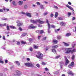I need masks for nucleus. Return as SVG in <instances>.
Returning <instances> with one entry per match:
<instances>
[{
    "instance_id": "338daca9",
    "label": "nucleus",
    "mask_w": 76,
    "mask_h": 76,
    "mask_svg": "<svg viewBox=\"0 0 76 76\" xmlns=\"http://www.w3.org/2000/svg\"><path fill=\"white\" fill-rule=\"evenodd\" d=\"M60 56H57L55 58H59V57H60Z\"/></svg>"
},
{
    "instance_id": "e2e57ef3",
    "label": "nucleus",
    "mask_w": 76,
    "mask_h": 76,
    "mask_svg": "<svg viewBox=\"0 0 76 76\" xmlns=\"http://www.w3.org/2000/svg\"><path fill=\"white\" fill-rule=\"evenodd\" d=\"M5 63H7L8 62V61L7 60H5Z\"/></svg>"
},
{
    "instance_id": "49530a36",
    "label": "nucleus",
    "mask_w": 76,
    "mask_h": 76,
    "mask_svg": "<svg viewBox=\"0 0 76 76\" xmlns=\"http://www.w3.org/2000/svg\"><path fill=\"white\" fill-rule=\"evenodd\" d=\"M42 65H45L46 64V63H45V62H42Z\"/></svg>"
},
{
    "instance_id": "c85d7f7f",
    "label": "nucleus",
    "mask_w": 76,
    "mask_h": 76,
    "mask_svg": "<svg viewBox=\"0 0 76 76\" xmlns=\"http://www.w3.org/2000/svg\"><path fill=\"white\" fill-rule=\"evenodd\" d=\"M71 53H73L74 52H76V50L75 49H73L72 50H70Z\"/></svg>"
},
{
    "instance_id": "5701e85b",
    "label": "nucleus",
    "mask_w": 76,
    "mask_h": 76,
    "mask_svg": "<svg viewBox=\"0 0 76 76\" xmlns=\"http://www.w3.org/2000/svg\"><path fill=\"white\" fill-rule=\"evenodd\" d=\"M33 47L34 48V49H38V46H36L35 45H34L33 46Z\"/></svg>"
},
{
    "instance_id": "a211bd4d",
    "label": "nucleus",
    "mask_w": 76,
    "mask_h": 76,
    "mask_svg": "<svg viewBox=\"0 0 76 76\" xmlns=\"http://www.w3.org/2000/svg\"><path fill=\"white\" fill-rule=\"evenodd\" d=\"M49 25L50 26V28H55V26L53 25H50V24L49 23Z\"/></svg>"
},
{
    "instance_id": "f704fd0d",
    "label": "nucleus",
    "mask_w": 76,
    "mask_h": 76,
    "mask_svg": "<svg viewBox=\"0 0 76 76\" xmlns=\"http://www.w3.org/2000/svg\"><path fill=\"white\" fill-rule=\"evenodd\" d=\"M71 58L72 59V60L73 61V60H74V59H75V55H73Z\"/></svg>"
},
{
    "instance_id": "412c9836",
    "label": "nucleus",
    "mask_w": 76,
    "mask_h": 76,
    "mask_svg": "<svg viewBox=\"0 0 76 76\" xmlns=\"http://www.w3.org/2000/svg\"><path fill=\"white\" fill-rule=\"evenodd\" d=\"M52 52H53V53H54V54H57V53H56V50L52 49Z\"/></svg>"
},
{
    "instance_id": "f03ea898",
    "label": "nucleus",
    "mask_w": 76,
    "mask_h": 76,
    "mask_svg": "<svg viewBox=\"0 0 76 76\" xmlns=\"http://www.w3.org/2000/svg\"><path fill=\"white\" fill-rule=\"evenodd\" d=\"M25 66L29 67H34V64L32 63H27L25 64Z\"/></svg>"
},
{
    "instance_id": "de8ad7c7",
    "label": "nucleus",
    "mask_w": 76,
    "mask_h": 76,
    "mask_svg": "<svg viewBox=\"0 0 76 76\" xmlns=\"http://www.w3.org/2000/svg\"><path fill=\"white\" fill-rule=\"evenodd\" d=\"M58 19L59 20H63V18L61 17H59Z\"/></svg>"
},
{
    "instance_id": "4d7b16f0",
    "label": "nucleus",
    "mask_w": 76,
    "mask_h": 76,
    "mask_svg": "<svg viewBox=\"0 0 76 76\" xmlns=\"http://www.w3.org/2000/svg\"><path fill=\"white\" fill-rule=\"evenodd\" d=\"M48 14V12H45L43 14V15L44 16H45V15H47Z\"/></svg>"
},
{
    "instance_id": "473e14b6",
    "label": "nucleus",
    "mask_w": 76,
    "mask_h": 76,
    "mask_svg": "<svg viewBox=\"0 0 76 76\" xmlns=\"http://www.w3.org/2000/svg\"><path fill=\"white\" fill-rule=\"evenodd\" d=\"M28 41L29 42H32L34 41V40L30 38L29 39Z\"/></svg>"
},
{
    "instance_id": "4be33fe9",
    "label": "nucleus",
    "mask_w": 76,
    "mask_h": 76,
    "mask_svg": "<svg viewBox=\"0 0 76 76\" xmlns=\"http://www.w3.org/2000/svg\"><path fill=\"white\" fill-rule=\"evenodd\" d=\"M40 32V34H43V33H44V31L42 30L41 31L39 30L37 31V32Z\"/></svg>"
},
{
    "instance_id": "6e6552de",
    "label": "nucleus",
    "mask_w": 76,
    "mask_h": 76,
    "mask_svg": "<svg viewBox=\"0 0 76 76\" xmlns=\"http://www.w3.org/2000/svg\"><path fill=\"white\" fill-rule=\"evenodd\" d=\"M65 58L66 59V63H65V65H67V64H68L69 63V61L68 60L67 58H66V56H64Z\"/></svg>"
},
{
    "instance_id": "13d9d810",
    "label": "nucleus",
    "mask_w": 76,
    "mask_h": 76,
    "mask_svg": "<svg viewBox=\"0 0 76 76\" xmlns=\"http://www.w3.org/2000/svg\"><path fill=\"white\" fill-rule=\"evenodd\" d=\"M71 15H72V13H70V12H68V16H70Z\"/></svg>"
},
{
    "instance_id": "680f3d73",
    "label": "nucleus",
    "mask_w": 76,
    "mask_h": 76,
    "mask_svg": "<svg viewBox=\"0 0 76 76\" xmlns=\"http://www.w3.org/2000/svg\"><path fill=\"white\" fill-rule=\"evenodd\" d=\"M38 27H42V25H38Z\"/></svg>"
},
{
    "instance_id": "a19ab883",
    "label": "nucleus",
    "mask_w": 76,
    "mask_h": 76,
    "mask_svg": "<svg viewBox=\"0 0 76 76\" xmlns=\"http://www.w3.org/2000/svg\"><path fill=\"white\" fill-rule=\"evenodd\" d=\"M71 65L73 66L74 65V62H73V61L71 62Z\"/></svg>"
},
{
    "instance_id": "72a5a7b5",
    "label": "nucleus",
    "mask_w": 76,
    "mask_h": 76,
    "mask_svg": "<svg viewBox=\"0 0 76 76\" xmlns=\"http://www.w3.org/2000/svg\"><path fill=\"white\" fill-rule=\"evenodd\" d=\"M6 23H4V24H0V26H6Z\"/></svg>"
},
{
    "instance_id": "ea45409f",
    "label": "nucleus",
    "mask_w": 76,
    "mask_h": 76,
    "mask_svg": "<svg viewBox=\"0 0 76 76\" xmlns=\"http://www.w3.org/2000/svg\"><path fill=\"white\" fill-rule=\"evenodd\" d=\"M49 46H47L46 47V48H45V50H46V51H47L48 50V49H49Z\"/></svg>"
},
{
    "instance_id": "20e7f679",
    "label": "nucleus",
    "mask_w": 76,
    "mask_h": 76,
    "mask_svg": "<svg viewBox=\"0 0 76 76\" xmlns=\"http://www.w3.org/2000/svg\"><path fill=\"white\" fill-rule=\"evenodd\" d=\"M46 22L48 23V33L50 34V25H49V23H48V21L47 19H46Z\"/></svg>"
},
{
    "instance_id": "aec40b11",
    "label": "nucleus",
    "mask_w": 76,
    "mask_h": 76,
    "mask_svg": "<svg viewBox=\"0 0 76 76\" xmlns=\"http://www.w3.org/2000/svg\"><path fill=\"white\" fill-rule=\"evenodd\" d=\"M61 26H65V25H66V24H65L64 22H61Z\"/></svg>"
},
{
    "instance_id": "1a4fd4ad",
    "label": "nucleus",
    "mask_w": 76,
    "mask_h": 76,
    "mask_svg": "<svg viewBox=\"0 0 76 76\" xmlns=\"http://www.w3.org/2000/svg\"><path fill=\"white\" fill-rule=\"evenodd\" d=\"M16 73L18 75H22V72L19 71H16Z\"/></svg>"
},
{
    "instance_id": "f8f14e48",
    "label": "nucleus",
    "mask_w": 76,
    "mask_h": 76,
    "mask_svg": "<svg viewBox=\"0 0 76 76\" xmlns=\"http://www.w3.org/2000/svg\"><path fill=\"white\" fill-rule=\"evenodd\" d=\"M26 15L28 17H31V13H26Z\"/></svg>"
},
{
    "instance_id": "39448f33",
    "label": "nucleus",
    "mask_w": 76,
    "mask_h": 76,
    "mask_svg": "<svg viewBox=\"0 0 76 76\" xmlns=\"http://www.w3.org/2000/svg\"><path fill=\"white\" fill-rule=\"evenodd\" d=\"M37 28V26H34V25H33V24H31L28 27V28L29 29H31L32 28L34 29V28Z\"/></svg>"
},
{
    "instance_id": "5fc2aeb1",
    "label": "nucleus",
    "mask_w": 76,
    "mask_h": 76,
    "mask_svg": "<svg viewBox=\"0 0 76 76\" xmlns=\"http://www.w3.org/2000/svg\"><path fill=\"white\" fill-rule=\"evenodd\" d=\"M47 39V37H44L42 39V40H45Z\"/></svg>"
},
{
    "instance_id": "7c9ffc66",
    "label": "nucleus",
    "mask_w": 76,
    "mask_h": 76,
    "mask_svg": "<svg viewBox=\"0 0 76 76\" xmlns=\"http://www.w3.org/2000/svg\"><path fill=\"white\" fill-rule=\"evenodd\" d=\"M57 16H58V12H56L55 13V18H56L57 17Z\"/></svg>"
},
{
    "instance_id": "6e6d98bb",
    "label": "nucleus",
    "mask_w": 76,
    "mask_h": 76,
    "mask_svg": "<svg viewBox=\"0 0 76 76\" xmlns=\"http://www.w3.org/2000/svg\"><path fill=\"white\" fill-rule=\"evenodd\" d=\"M19 30H20V31H22V28H21V27H19Z\"/></svg>"
},
{
    "instance_id": "9d476101",
    "label": "nucleus",
    "mask_w": 76,
    "mask_h": 76,
    "mask_svg": "<svg viewBox=\"0 0 76 76\" xmlns=\"http://www.w3.org/2000/svg\"><path fill=\"white\" fill-rule=\"evenodd\" d=\"M37 22H39V23H40V24H42V23H44V22L41 21V20L39 19L37 20Z\"/></svg>"
},
{
    "instance_id": "58836bf2",
    "label": "nucleus",
    "mask_w": 76,
    "mask_h": 76,
    "mask_svg": "<svg viewBox=\"0 0 76 76\" xmlns=\"http://www.w3.org/2000/svg\"><path fill=\"white\" fill-rule=\"evenodd\" d=\"M36 66H37V67L39 68L40 67V65H39V64H37Z\"/></svg>"
},
{
    "instance_id": "ddd939ff",
    "label": "nucleus",
    "mask_w": 76,
    "mask_h": 76,
    "mask_svg": "<svg viewBox=\"0 0 76 76\" xmlns=\"http://www.w3.org/2000/svg\"><path fill=\"white\" fill-rule=\"evenodd\" d=\"M56 38L57 39H61V37L60 36H57L56 37Z\"/></svg>"
},
{
    "instance_id": "4c0bfd02",
    "label": "nucleus",
    "mask_w": 76,
    "mask_h": 76,
    "mask_svg": "<svg viewBox=\"0 0 76 76\" xmlns=\"http://www.w3.org/2000/svg\"><path fill=\"white\" fill-rule=\"evenodd\" d=\"M70 53H71V51H70V50L67 51L65 52V53L66 54H69Z\"/></svg>"
},
{
    "instance_id": "052dcab7",
    "label": "nucleus",
    "mask_w": 76,
    "mask_h": 76,
    "mask_svg": "<svg viewBox=\"0 0 76 76\" xmlns=\"http://www.w3.org/2000/svg\"><path fill=\"white\" fill-rule=\"evenodd\" d=\"M24 7L25 9H27V7H28L27 6V5H25Z\"/></svg>"
},
{
    "instance_id": "cd10ccee",
    "label": "nucleus",
    "mask_w": 76,
    "mask_h": 76,
    "mask_svg": "<svg viewBox=\"0 0 76 76\" xmlns=\"http://www.w3.org/2000/svg\"><path fill=\"white\" fill-rule=\"evenodd\" d=\"M64 63L63 62H61V63H60V66L61 68H62L63 66V64Z\"/></svg>"
},
{
    "instance_id": "8fccbe9b",
    "label": "nucleus",
    "mask_w": 76,
    "mask_h": 76,
    "mask_svg": "<svg viewBox=\"0 0 76 76\" xmlns=\"http://www.w3.org/2000/svg\"><path fill=\"white\" fill-rule=\"evenodd\" d=\"M26 43V42H24V41H21V43L23 44H25Z\"/></svg>"
},
{
    "instance_id": "864d4df0",
    "label": "nucleus",
    "mask_w": 76,
    "mask_h": 76,
    "mask_svg": "<svg viewBox=\"0 0 76 76\" xmlns=\"http://www.w3.org/2000/svg\"><path fill=\"white\" fill-rule=\"evenodd\" d=\"M2 39L4 40H6V38L5 37V36H3V37H2Z\"/></svg>"
},
{
    "instance_id": "603ef678",
    "label": "nucleus",
    "mask_w": 76,
    "mask_h": 76,
    "mask_svg": "<svg viewBox=\"0 0 76 76\" xmlns=\"http://www.w3.org/2000/svg\"><path fill=\"white\" fill-rule=\"evenodd\" d=\"M36 4H37V5H40L41 4L39 2H37L36 3Z\"/></svg>"
},
{
    "instance_id": "c9c22d12",
    "label": "nucleus",
    "mask_w": 76,
    "mask_h": 76,
    "mask_svg": "<svg viewBox=\"0 0 76 76\" xmlns=\"http://www.w3.org/2000/svg\"><path fill=\"white\" fill-rule=\"evenodd\" d=\"M27 34V33H23V34L22 35L21 37H24V36H26Z\"/></svg>"
},
{
    "instance_id": "c756f323",
    "label": "nucleus",
    "mask_w": 76,
    "mask_h": 76,
    "mask_svg": "<svg viewBox=\"0 0 76 76\" xmlns=\"http://www.w3.org/2000/svg\"><path fill=\"white\" fill-rule=\"evenodd\" d=\"M6 28L7 31H9V30H10V27H9V26L8 25L7 26Z\"/></svg>"
},
{
    "instance_id": "423d86ee",
    "label": "nucleus",
    "mask_w": 76,
    "mask_h": 76,
    "mask_svg": "<svg viewBox=\"0 0 76 76\" xmlns=\"http://www.w3.org/2000/svg\"><path fill=\"white\" fill-rule=\"evenodd\" d=\"M66 7L68 8V9H70V10H72V11H74V10H73V8H72L71 6L69 5L68 4H67L66 5Z\"/></svg>"
},
{
    "instance_id": "dca6fc26",
    "label": "nucleus",
    "mask_w": 76,
    "mask_h": 76,
    "mask_svg": "<svg viewBox=\"0 0 76 76\" xmlns=\"http://www.w3.org/2000/svg\"><path fill=\"white\" fill-rule=\"evenodd\" d=\"M58 42V41L56 39H54L53 41V43H54V44H57Z\"/></svg>"
},
{
    "instance_id": "c03bdc74",
    "label": "nucleus",
    "mask_w": 76,
    "mask_h": 76,
    "mask_svg": "<svg viewBox=\"0 0 76 76\" xmlns=\"http://www.w3.org/2000/svg\"><path fill=\"white\" fill-rule=\"evenodd\" d=\"M72 46L73 48L74 47V46L75 45V42H73V43L72 44Z\"/></svg>"
},
{
    "instance_id": "bf43d9fd",
    "label": "nucleus",
    "mask_w": 76,
    "mask_h": 76,
    "mask_svg": "<svg viewBox=\"0 0 76 76\" xmlns=\"http://www.w3.org/2000/svg\"><path fill=\"white\" fill-rule=\"evenodd\" d=\"M54 8H56V9H58V7H57V6H56L55 5H54Z\"/></svg>"
},
{
    "instance_id": "0e129e2a",
    "label": "nucleus",
    "mask_w": 76,
    "mask_h": 76,
    "mask_svg": "<svg viewBox=\"0 0 76 76\" xmlns=\"http://www.w3.org/2000/svg\"><path fill=\"white\" fill-rule=\"evenodd\" d=\"M19 75L17 73L14 74V76H18Z\"/></svg>"
},
{
    "instance_id": "7ed1b4c3",
    "label": "nucleus",
    "mask_w": 76,
    "mask_h": 76,
    "mask_svg": "<svg viewBox=\"0 0 76 76\" xmlns=\"http://www.w3.org/2000/svg\"><path fill=\"white\" fill-rule=\"evenodd\" d=\"M16 23H18L17 25L18 26H22V25H23V23H22V21H20L19 20H17V21L16 22Z\"/></svg>"
},
{
    "instance_id": "9b49d317",
    "label": "nucleus",
    "mask_w": 76,
    "mask_h": 76,
    "mask_svg": "<svg viewBox=\"0 0 76 76\" xmlns=\"http://www.w3.org/2000/svg\"><path fill=\"white\" fill-rule=\"evenodd\" d=\"M18 4L19 5H20V6H21L22 5V4H23V1H19L18 2Z\"/></svg>"
},
{
    "instance_id": "bb28decb",
    "label": "nucleus",
    "mask_w": 76,
    "mask_h": 76,
    "mask_svg": "<svg viewBox=\"0 0 76 76\" xmlns=\"http://www.w3.org/2000/svg\"><path fill=\"white\" fill-rule=\"evenodd\" d=\"M57 47H58V46L57 45H55L52 46L53 48H57Z\"/></svg>"
},
{
    "instance_id": "e433bc0d",
    "label": "nucleus",
    "mask_w": 76,
    "mask_h": 76,
    "mask_svg": "<svg viewBox=\"0 0 76 76\" xmlns=\"http://www.w3.org/2000/svg\"><path fill=\"white\" fill-rule=\"evenodd\" d=\"M68 67H69V68H70V69H71L72 68L73 66H72L70 64L68 66Z\"/></svg>"
},
{
    "instance_id": "4468645a",
    "label": "nucleus",
    "mask_w": 76,
    "mask_h": 76,
    "mask_svg": "<svg viewBox=\"0 0 76 76\" xmlns=\"http://www.w3.org/2000/svg\"><path fill=\"white\" fill-rule=\"evenodd\" d=\"M14 63L15 64H17L18 66H20V63L18 61H16Z\"/></svg>"
},
{
    "instance_id": "f3484780",
    "label": "nucleus",
    "mask_w": 76,
    "mask_h": 76,
    "mask_svg": "<svg viewBox=\"0 0 76 76\" xmlns=\"http://www.w3.org/2000/svg\"><path fill=\"white\" fill-rule=\"evenodd\" d=\"M63 44H64V45H65V46H66V47H67L68 46H69V44H67L66 43H65L64 42H63Z\"/></svg>"
},
{
    "instance_id": "0eeeda50",
    "label": "nucleus",
    "mask_w": 76,
    "mask_h": 76,
    "mask_svg": "<svg viewBox=\"0 0 76 76\" xmlns=\"http://www.w3.org/2000/svg\"><path fill=\"white\" fill-rule=\"evenodd\" d=\"M38 20H30L31 22H32V23H37L38 22V21H37Z\"/></svg>"
},
{
    "instance_id": "69168bd1",
    "label": "nucleus",
    "mask_w": 76,
    "mask_h": 76,
    "mask_svg": "<svg viewBox=\"0 0 76 76\" xmlns=\"http://www.w3.org/2000/svg\"><path fill=\"white\" fill-rule=\"evenodd\" d=\"M3 12V10L0 9V12Z\"/></svg>"
},
{
    "instance_id": "a878e982",
    "label": "nucleus",
    "mask_w": 76,
    "mask_h": 76,
    "mask_svg": "<svg viewBox=\"0 0 76 76\" xmlns=\"http://www.w3.org/2000/svg\"><path fill=\"white\" fill-rule=\"evenodd\" d=\"M68 74H69V75H74V74H73V73H72V72L71 71H70L69 72H68Z\"/></svg>"
},
{
    "instance_id": "a18cd8bd",
    "label": "nucleus",
    "mask_w": 76,
    "mask_h": 76,
    "mask_svg": "<svg viewBox=\"0 0 76 76\" xmlns=\"http://www.w3.org/2000/svg\"><path fill=\"white\" fill-rule=\"evenodd\" d=\"M0 63H2V64H3V63H4V62H3V61L2 59L0 60Z\"/></svg>"
},
{
    "instance_id": "09e8293b",
    "label": "nucleus",
    "mask_w": 76,
    "mask_h": 76,
    "mask_svg": "<svg viewBox=\"0 0 76 76\" xmlns=\"http://www.w3.org/2000/svg\"><path fill=\"white\" fill-rule=\"evenodd\" d=\"M29 50L30 51H32L33 50L32 48L31 47L30 48Z\"/></svg>"
},
{
    "instance_id": "2eb2a0df",
    "label": "nucleus",
    "mask_w": 76,
    "mask_h": 76,
    "mask_svg": "<svg viewBox=\"0 0 76 76\" xmlns=\"http://www.w3.org/2000/svg\"><path fill=\"white\" fill-rule=\"evenodd\" d=\"M14 63L15 64H17L18 66H20V63L18 61H16Z\"/></svg>"
},
{
    "instance_id": "b1692460",
    "label": "nucleus",
    "mask_w": 76,
    "mask_h": 76,
    "mask_svg": "<svg viewBox=\"0 0 76 76\" xmlns=\"http://www.w3.org/2000/svg\"><path fill=\"white\" fill-rule=\"evenodd\" d=\"M59 73V70H58L57 71L54 72V74L55 75H57V74H58Z\"/></svg>"
},
{
    "instance_id": "774afa93",
    "label": "nucleus",
    "mask_w": 76,
    "mask_h": 76,
    "mask_svg": "<svg viewBox=\"0 0 76 76\" xmlns=\"http://www.w3.org/2000/svg\"><path fill=\"white\" fill-rule=\"evenodd\" d=\"M0 76H3V73H1L0 75Z\"/></svg>"
},
{
    "instance_id": "79ce46f5",
    "label": "nucleus",
    "mask_w": 76,
    "mask_h": 76,
    "mask_svg": "<svg viewBox=\"0 0 76 76\" xmlns=\"http://www.w3.org/2000/svg\"><path fill=\"white\" fill-rule=\"evenodd\" d=\"M40 7H41V9H44V7L43 6V5H41L40 6Z\"/></svg>"
},
{
    "instance_id": "f257e3e1",
    "label": "nucleus",
    "mask_w": 76,
    "mask_h": 76,
    "mask_svg": "<svg viewBox=\"0 0 76 76\" xmlns=\"http://www.w3.org/2000/svg\"><path fill=\"white\" fill-rule=\"evenodd\" d=\"M38 55H36V57L40 60H43L44 55L43 54L41 53L40 52H38L37 53Z\"/></svg>"
},
{
    "instance_id": "3c124183",
    "label": "nucleus",
    "mask_w": 76,
    "mask_h": 76,
    "mask_svg": "<svg viewBox=\"0 0 76 76\" xmlns=\"http://www.w3.org/2000/svg\"><path fill=\"white\" fill-rule=\"evenodd\" d=\"M45 71H49V70L48 69V68H45Z\"/></svg>"
},
{
    "instance_id": "393cba45",
    "label": "nucleus",
    "mask_w": 76,
    "mask_h": 76,
    "mask_svg": "<svg viewBox=\"0 0 76 76\" xmlns=\"http://www.w3.org/2000/svg\"><path fill=\"white\" fill-rule=\"evenodd\" d=\"M12 4L14 6H16L17 5V4H16V2H15V1H13Z\"/></svg>"
},
{
    "instance_id": "6ab92c4d",
    "label": "nucleus",
    "mask_w": 76,
    "mask_h": 76,
    "mask_svg": "<svg viewBox=\"0 0 76 76\" xmlns=\"http://www.w3.org/2000/svg\"><path fill=\"white\" fill-rule=\"evenodd\" d=\"M71 35V33H66V37H69L70 35Z\"/></svg>"
},
{
    "instance_id": "37998d69",
    "label": "nucleus",
    "mask_w": 76,
    "mask_h": 76,
    "mask_svg": "<svg viewBox=\"0 0 76 76\" xmlns=\"http://www.w3.org/2000/svg\"><path fill=\"white\" fill-rule=\"evenodd\" d=\"M10 28H12V29H15V26H10Z\"/></svg>"
},
{
    "instance_id": "2f4dec72",
    "label": "nucleus",
    "mask_w": 76,
    "mask_h": 76,
    "mask_svg": "<svg viewBox=\"0 0 76 76\" xmlns=\"http://www.w3.org/2000/svg\"><path fill=\"white\" fill-rule=\"evenodd\" d=\"M60 31V28H58L57 29L55 30V32L56 33H58V31Z\"/></svg>"
}]
</instances>
